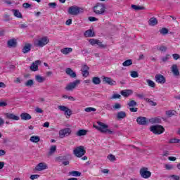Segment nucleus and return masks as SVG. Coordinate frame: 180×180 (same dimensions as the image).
Here are the masks:
<instances>
[{
	"mask_svg": "<svg viewBox=\"0 0 180 180\" xmlns=\"http://www.w3.org/2000/svg\"><path fill=\"white\" fill-rule=\"evenodd\" d=\"M150 131H153L154 134H162L165 131L164 127L161 125H153L150 128Z\"/></svg>",
	"mask_w": 180,
	"mask_h": 180,
	"instance_id": "4",
	"label": "nucleus"
},
{
	"mask_svg": "<svg viewBox=\"0 0 180 180\" xmlns=\"http://www.w3.org/2000/svg\"><path fill=\"white\" fill-rule=\"evenodd\" d=\"M172 57L174 60H178L180 58V56L177 53H174L172 55Z\"/></svg>",
	"mask_w": 180,
	"mask_h": 180,
	"instance_id": "64",
	"label": "nucleus"
},
{
	"mask_svg": "<svg viewBox=\"0 0 180 180\" xmlns=\"http://www.w3.org/2000/svg\"><path fill=\"white\" fill-rule=\"evenodd\" d=\"M148 25L150 26H155V25H158V20H157V18H155L154 17L150 18L148 21Z\"/></svg>",
	"mask_w": 180,
	"mask_h": 180,
	"instance_id": "23",
	"label": "nucleus"
},
{
	"mask_svg": "<svg viewBox=\"0 0 180 180\" xmlns=\"http://www.w3.org/2000/svg\"><path fill=\"white\" fill-rule=\"evenodd\" d=\"M65 73L71 78H77V73H75V72H74V70L70 68H67L65 69Z\"/></svg>",
	"mask_w": 180,
	"mask_h": 180,
	"instance_id": "17",
	"label": "nucleus"
},
{
	"mask_svg": "<svg viewBox=\"0 0 180 180\" xmlns=\"http://www.w3.org/2000/svg\"><path fill=\"white\" fill-rule=\"evenodd\" d=\"M68 12L70 15H73L74 16H75L78 15V13H79V7L77 6H71L69 8Z\"/></svg>",
	"mask_w": 180,
	"mask_h": 180,
	"instance_id": "10",
	"label": "nucleus"
},
{
	"mask_svg": "<svg viewBox=\"0 0 180 180\" xmlns=\"http://www.w3.org/2000/svg\"><path fill=\"white\" fill-rule=\"evenodd\" d=\"M86 151L84 148V146H80L79 147H77L73 150V154L75 155V157H78L79 158H81L83 155H85V153Z\"/></svg>",
	"mask_w": 180,
	"mask_h": 180,
	"instance_id": "5",
	"label": "nucleus"
},
{
	"mask_svg": "<svg viewBox=\"0 0 180 180\" xmlns=\"http://www.w3.org/2000/svg\"><path fill=\"white\" fill-rule=\"evenodd\" d=\"M13 12L15 18H19L20 19H22V13H20V11H19V10H13Z\"/></svg>",
	"mask_w": 180,
	"mask_h": 180,
	"instance_id": "32",
	"label": "nucleus"
},
{
	"mask_svg": "<svg viewBox=\"0 0 180 180\" xmlns=\"http://www.w3.org/2000/svg\"><path fill=\"white\" fill-rule=\"evenodd\" d=\"M82 74L83 77H86L89 75V72L88 70H83L82 71Z\"/></svg>",
	"mask_w": 180,
	"mask_h": 180,
	"instance_id": "56",
	"label": "nucleus"
},
{
	"mask_svg": "<svg viewBox=\"0 0 180 180\" xmlns=\"http://www.w3.org/2000/svg\"><path fill=\"white\" fill-rule=\"evenodd\" d=\"M72 133L71 129L64 128L59 131V137L60 139H64V137H68Z\"/></svg>",
	"mask_w": 180,
	"mask_h": 180,
	"instance_id": "8",
	"label": "nucleus"
},
{
	"mask_svg": "<svg viewBox=\"0 0 180 180\" xmlns=\"http://www.w3.org/2000/svg\"><path fill=\"white\" fill-rule=\"evenodd\" d=\"M89 67H88L86 65H83L82 68V71H89Z\"/></svg>",
	"mask_w": 180,
	"mask_h": 180,
	"instance_id": "61",
	"label": "nucleus"
},
{
	"mask_svg": "<svg viewBox=\"0 0 180 180\" xmlns=\"http://www.w3.org/2000/svg\"><path fill=\"white\" fill-rule=\"evenodd\" d=\"M23 8H25V9H27V8H30L32 5L29 4V3H24L22 4Z\"/></svg>",
	"mask_w": 180,
	"mask_h": 180,
	"instance_id": "63",
	"label": "nucleus"
},
{
	"mask_svg": "<svg viewBox=\"0 0 180 180\" xmlns=\"http://www.w3.org/2000/svg\"><path fill=\"white\" fill-rule=\"evenodd\" d=\"M17 44L18 42L16 41V39H10L7 42L8 47H15Z\"/></svg>",
	"mask_w": 180,
	"mask_h": 180,
	"instance_id": "26",
	"label": "nucleus"
},
{
	"mask_svg": "<svg viewBox=\"0 0 180 180\" xmlns=\"http://www.w3.org/2000/svg\"><path fill=\"white\" fill-rule=\"evenodd\" d=\"M120 94L121 95H122V96H124L125 98H128V96H130V95L133 94V91L130 89H125V90L121 91Z\"/></svg>",
	"mask_w": 180,
	"mask_h": 180,
	"instance_id": "21",
	"label": "nucleus"
},
{
	"mask_svg": "<svg viewBox=\"0 0 180 180\" xmlns=\"http://www.w3.org/2000/svg\"><path fill=\"white\" fill-rule=\"evenodd\" d=\"M146 82H147L148 86H150V88H155V83L153 80L147 79Z\"/></svg>",
	"mask_w": 180,
	"mask_h": 180,
	"instance_id": "39",
	"label": "nucleus"
},
{
	"mask_svg": "<svg viewBox=\"0 0 180 180\" xmlns=\"http://www.w3.org/2000/svg\"><path fill=\"white\" fill-rule=\"evenodd\" d=\"M97 124L99 127L94 124L93 127H94V129H96V130H98V131H101V133H108V134H115V131L108 129L109 125L101 122H97Z\"/></svg>",
	"mask_w": 180,
	"mask_h": 180,
	"instance_id": "1",
	"label": "nucleus"
},
{
	"mask_svg": "<svg viewBox=\"0 0 180 180\" xmlns=\"http://www.w3.org/2000/svg\"><path fill=\"white\" fill-rule=\"evenodd\" d=\"M88 20H89V22H98V19L95 18V17H89Z\"/></svg>",
	"mask_w": 180,
	"mask_h": 180,
	"instance_id": "53",
	"label": "nucleus"
},
{
	"mask_svg": "<svg viewBox=\"0 0 180 180\" xmlns=\"http://www.w3.org/2000/svg\"><path fill=\"white\" fill-rule=\"evenodd\" d=\"M69 174L72 175V176H81L82 175V173L79 171H72Z\"/></svg>",
	"mask_w": 180,
	"mask_h": 180,
	"instance_id": "38",
	"label": "nucleus"
},
{
	"mask_svg": "<svg viewBox=\"0 0 180 180\" xmlns=\"http://www.w3.org/2000/svg\"><path fill=\"white\" fill-rule=\"evenodd\" d=\"M122 98V96L120 94H113L110 99H120Z\"/></svg>",
	"mask_w": 180,
	"mask_h": 180,
	"instance_id": "51",
	"label": "nucleus"
},
{
	"mask_svg": "<svg viewBox=\"0 0 180 180\" xmlns=\"http://www.w3.org/2000/svg\"><path fill=\"white\" fill-rule=\"evenodd\" d=\"M171 71L174 77H179V69H178V65L176 64L172 65Z\"/></svg>",
	"mask_w": 180,
	"mask_h": 180,
	"instance_id": "15",
	"label": "nucleus"
},
{
	"mask_svg": "<svg viewBox=\"0 0 180 180\" xmlns=\"http://www.w3.org/2000/svg\"><path fill=\"white\" fill-rule=\"evenodd\" d=\"M93 11L96 15L102 16L106 13V5L103 3H97L95 6L93 7Z\"/></svg>",
	"mask_w": 180,
	"mask_h": 180,
	"instance_id": "2",
	"label": "nucleus"
},
{
	"mask_svg": "<svg viewBox=\"0 0 180 180\" xmlns=\"http://www.w3.org/2000/svg\"><path fill=\"white\" fill-rule=\"evenodd\" d=\"M175 113H176V111L174 110L166 111V115L168 116V117H172V116H175Z\"/></svg>",
	"mask_w": 180,
	"mask_h": 180,
	"instance_id": "33",
	"label": "nucleus"
},
{
	"mask_svg": "<svg viewBox=\"0 0 180 180\" xmlns=\"http://www.w3.org/2000/svg\"><path fill=\"white\" fill-rule=\"evenodd\" d=\"M30 140L32 141V143H39V141H40V137L32 136L30 137Z\"/></svg>",
	"mask_w": 180,
	"mask_h": 180,
	"instance_id": "34",
	"label": "nucleus"
},
{
	"mask_svg": "<svg viewBox=\"0 0 180 180\" xmlns=\"http://www.w3.org/2000/svg\"><path fill=\"white\" fill-rule=\"evenodd\" d=\"M133 64V60L131 59H128L123 62L122 65L123 67H130Z\"/></svg>",
	"mask_w": 180,
	"mask_h": 180,
	"instance_id": "31",
	"label": "nucleus"
},
{
	"mask_svg": "<svg viewBox=\"0 0 180 180\" xmlns=\"http://www.w3.org/2000/svg\"><path fill=\"white\" fill-rule=\"evenodd\" d=\"M103 82H104V84H108V85H116V81L108 77H104L103 78Z\"/></svg>",
	"mask_w": 180,
	"mask_h": 180,
	"instance_id": "16",
	"label": "nucleus"
},
{
	"mask_svg": "<svg viewBox=\"0 0 180 180\" xmlns=\"http://www.w3.org/2000/svg\"><path fill=\"white\" fill-rule=\"evenodd\" d=\"M145 101H146L151 106H157V103L151 101L150 98H145Z\"/></svg>",
	"mask_w": 180,
	"mask_h": 180,
	"instance_id": "45",
	"label": "nucleus"
},
{
	"mask_svg": "<svg viewBox=\"0 0 180 180\" xmlns=\"http://www.w3.org/2000/svg\"><path fill=\"white\" fill-rule=\"evenodd\" d=\"M20 117L22 120H30V119H32V115L29 113L22 112L20 115Z\"/></svg>",
	"mask_w": 180,
	"mask_h": 180,
	"instance_id": "22",
	"label": "nucleus"
},
{
	"mask_svg": "<svg viewBox=\"0 0 180 180\" xmlns=\"http://www.w3.org/2000/svg\"><path fill=\"white\" fill-rule=\"evenodd\" d=\"M92 82L95 85H99V84H101V78L98 77H94L92 78Z\"/></svg>",
	"mask_w": 180,
	"mask_h": 180,
	"instance_id": "35",
	"label": "nucleus"
},
{
	"mask_svg": "<svg viewBox=\"0 0 180 180\" xmlns=\"http://www.w3.org/2000/svg\"><path fill=\"white\" fill-rule=\"evenodd\" d=\"M107 158L108 160L111 161V162H115V160H116V156H115L114 155L110 154L108 155Z\"/></svg>",
	"mask_w": 180,
	"mask_h": 180,
	"instance_id": "42",
	"label": "nucleus"
},
{
	"mask_svg": "<svg viewBox=\"0 0 180 180\" xmlns=\"http://www.w3.org/2000/svg\"><path fill=\"white\" fill-rule=\"evenodd\" d=\"M25 86H32V85H34V82L33 79H30L25 82Z\"/></svg>",
	"mask_w": 180,
	"mask_h": 180,
	"instance_id": "43",
	"label": "nucleus"
},
{
	"mask_svg": "<svg viewBox=\"0 0 180 180\" xmlns=\"http://www.w3.org/2000/svg\"><path fill=\"white\" fill-rule=\"evenodd\" d=\"M86 133H88V131L85 129H80L76 132V136H77L78 137L86 136Z\"/></svg>",
	"mask_w": 180,
	"mask_h": 180,
	"instance_id": "25",
	"label": "nucleus"
},
{
	"mask_svg": "<svg viewBox=\"0 0 180 180\" xmlns=\"http://www.w3.org/2000/svg\"><path fill=\"white\" fill-rule=\"evenodd\" d=\"M63 98L65 99H69V101H75V98L74 97L69 96H67V95L63 96Z\"/></svg>",
	"mask_w": 180,
	"mask_h": 180,
	"instance_id": "55",
	"label": "nucleus"
},
{
	"mask_svg": "<svg viewBox=\"0 0 180 180\" xmlns=\"http://www.w3.org/2000/svg\"><path fill=\"white\" fill-rule=\"evenodd\" d=\"M89 43H90V44H91V46H95V44H96V43H98V39H91L89 40Z\"/></svg>",
	"mask_w": 180,
	"mask_h": 180,
	"instance_id": "52",
	"label": "nucleus"
},
{
	"mask_svg": "<svg viewBox=\"0 0 180 180\" xmlns=\"http://www.w3.org/2000/svg\"><path fill=\"white\" fill-rule=\"evenodd\" d=\"M136 122L140 126H146L147 124V118L146 117H138Z\"/></svg>",
	"mask_w": 180,
	"mask_h": 180,
	"instance_id": "13",
	"label": "nucleus"
},
{
	"mask_svg": "<svg viewBox=\"0 0 180 180\" xmlns=\"http://www.w3.org/2000/svg\"><path fill=\"white\" fill-rule=\"evenodd\" d=\"M57 150V146H51L50 150L48 153V157L51 156L52 154L56 153V150Z\"/></svg>",
	"mask_w": 180,
	"mask_h": 180,
	"instance_id": "30",
	"label": "nucleus"
},
{
	"mask_svg": "<svg viewBox=\"0 0 180 180\" xmlns=\"http://www.w3.org/2000/svg\"><path fill=\"white\" fill-rule=\"evenodd\" d=\"M122 108V105H120V103H115V105H112V109H114V110H119V109Z\"/></svg>",
	"mask_w": 180,
	"mask_h": 180,
	"instance_id": "41",
	"label": "nucleus"
},
{
	"mask_svg": "<svg viewBox=\"0 0 180 180\" xmlns=\"http://www.w3.org/2000/svg\"><path fill=\"white\" fill-rule=\"evenodd\" d=\"M85 112H96V108L89 107L84 109Z\"/></svg>",
	"mask_w": 180,
	"mask_h": 180,
	"instance_id": "46",
	"label": "nucleus"
},
{
	"mask_svg": "<svg viewBox=\"0 0 180 180\" xmlns=\"http://www.w3.org/2000/svg\"><path fill=\"white\" fill-rule=\"evenodd\" d=\"M6 119H10L11 120H19V117L13 113L4 112L3 113Z\"/></svg>",
	"mask_w": 180,
	"mask_h": 180,
	"instance_id": "12",
	"label": "nucleus"
},
{
	"mask_svg": "<svg viewBox=\"0 0 180 180\" xmlns=\"http://www.w3.org/2000/svg\"><path fill=\"white\" fill-rule=\"evenodd\" d=\"M167 46H161L158 49V50H160V51H167Z\"/></svg>",
	"mask_w": 180,
	"mask_h": 180,
	"instance_id": "60",
	"label": "nucleus"
},
{
	"mask_svg": "<svg viewBox=\"0 0 180 180\" xmlns=\"http://www.w3.org/2000/svg\"><path fill=\"white\" fill-rule=\"evenodd\" d=\"M139 174L145 179H148L151 176V172L148 171L147 167H142L139 171Z\"/></svg>",
	"mask_w": 180,
	"mask_h": 180,
	"instance_id": "6",
	"label": "nucleus"
},
{
	"mask_svg": "<svg viewBox=\"0 0 180 180\" xmlns=\"http://www.w3.org/2000/svg\"><path fill=\"white\" fill-rule=\"evenodd\" d=\"M130 112H137V110H139V108H133V107H131V108H129Z\"/></svg>",
	"mask_w": 180,
	"mask_h": 180,
	"instance_id": "62",
	"label": "nucleus"
},
{
	"mask_svg": "<svg viewBox=\"0 0 180 180\" xmlns=\"http://www.w3.org/2000/svg\"><path fill=\"white\" fill-rule=\"evenodd\" d=\"M32 50V44H25L22 48V53L24 54H27Z\"/></svg>",
	"mask_w": 180,
	"mask_h": 180,
	"instance_id": "20",
	"label": "nucleus"
},
{
	"mask_svg": "<svg viewBox=\"0 0 180 180\" xmlns=\"http://www.w3.org/2000/svg\"><path fill=\"white\" fill-rule=\"evenodd\" d=\"M35 79L37 82H39L40 84H41V82H44V81H46V78H44L40 75H37L35 77Z\"/></svg>",
	"mask_w": 180,
	"mask_h": 180,
	"instance_id": "36",
	"label": "nucleus"
},
{
	"mask_svg": "<svg viewBox=\"0 0 180 180\" xmlns=\"http://www.w3.org/2000/svg\"><path fill=\"white\" fill-rule=\"evenodd\" d=\"M155 80L158 84H165V77L161 74H158L155 76Z\"/></svg>",
	"mask_w": 180,
	"mask_h": 180,
	"instance_id": "11",
	"label": "nucleus"
},
{
	"mask_svg": "<svg viewBox=\"0 0 180 180\" xmlns=\"http://www.w3.org/2000/svg\"><path fill=\"white\" fill-rule=\"evenodd\" d=\"M169 60V55H166L165 57L162 58V61L163 63H167Z\"/></svg>",
	"mask_w": 180,
	"mask_h": 180,
	"instance_id": "54",
	"label": "nucleus"
},
{
	"mask_svg": "<svg viewBox=\"0 0 180 180\" xmlns=\"http://www.w3.org/2000/svg\"><path fill=\"white\" fill-rule=\"evenodd\" d=\"M168 32L169 30L166 27H163L161 30H160V34H162L163 36H165V34H168Z\"/></svg>",
	"mask_w": 180,
	"mask_h": 180,
	"instance_id": "40",
	"label": "nucleus"
},
{
	"mask_svg": "<svg viewBox=\"0 0 180 180\" xmlns=\"http://www.w3.org/2000/svg\"><path fill=\"white\" fill-rule=\"evenodd\" d=\"M126 117L127 114L124 111H120L116 115V118L117 119V120H122V119L126 118Z\"/></svg>",
	"mask_w": 180,
	"mask_h": 180,
	"instance_id": "18",
	"label": "nucleus"
},
{
	"mask_svg": "<svg viewBox=\"0 0 180 180\" xmlns=\"http://www.w3.org/2000/svg\"><path fill=\"white\" fill-rule=\"evenodd\" d=\"M131 8L132 9H134V11H144V9H146V7H144V6H137V5H134V4H132L131 6Z\"/></svg>",
	"mask_w": 180,
	"mask_h": 180,
	"instance_id": "27",
	"label": "nucleus"
},
{
	"mask_svg": "<svg viewBox=\"0 0 180 180\" xmlns=\"http://www.w3.org/2000/svg\"><path fill=\"white\" fill-rule=\"evenodd\" d=\"M80 84H81V81L79 79H77L74 82L69 83L67 85V86L65 88V89H66V91H73V89H75V88H77V86H78V85H79Z\"/></svg>",
	"mask_w": 180,
	"mask_h": 180,
	"instance_id": "7",
	"label": "nucleus"
},
{
	"mask_svg": "<svg viewBox=\"0 0 180 180\" xmlns=\"http://www.w3.org/2000/svg\"><path fill=\"white\" fill-rule=\"evenodd\" d=\"M47 164L45 162H41L35 167V171H43L44 169H47Z\"/></svg>",
	"mask_w": 180,
	"mask_h": 180,
	"instance_id": "14",
	"label": "nucleus"
},
{
	"mask_svg": "<svg viewBox=\"0 0 180 180\" xmlns=\"http://www.w3.org/2000/svg\"><path fill=\"white\" fill-rule=\"evenodd\" d=\"M58 109L60 110V112H64L65 115L67 116H71L72 115V111L68 108V107L65 105H58Z\"/></svg>",
	"mask_w": 180,
	"mask_h": 180,
	"instance_id": "9",
	"label": "nucleus"
},
{
	"mask_svg": "<svg viewBox=\"0 0 180 180\" xmlns=\"http://www.w3.org/2000/svg\"><path fill=\"white\" fill-rule=\"evenodd\" d=\"M56 160H58V161H67L68 158L67 156H59Z\"/></svg>",
	"mask_w": 180,
	"mask_h": 180,
	"instance_id": "49",
	"label": "nucleus"
},
{
	"mask_svg": "<svg viewBox=\"0 0 180 180\" xmlns=\"http://www.w3.org/2000/svg\"><path fill=\"white\" fill-rule=\"evenodd\" d=\"M40 175L39 174H32L30 176V179L32 180H34V179H37V178H39Z\"/></svg>",
	"mask_w": 180,
	"mask_h": 180,
	"instance_id": "57",
	"label": "nucleus"
},
{
	"mask_svg": "<svg viewBox=\"0 0 180 180\" xmlns=\"http://www.w3.org/2000/svg\"><path fill=\"white\" fill-rule=\"evenodd\" d=\"M39 64H40V60H36L30 66L31 71H37L39 70Z\"/></svg>",
	"mask_w": 180,
	"mask_h": 180,
	"instance_id": "19",
	"label": "nucleus"
},
{
	"mask_svg": "<svg viewBox=\"0 0 180 180\" xmlns=\"http://www.w3.org/2000/svg\"><path fill=\"white\" fill-rule=\"evenodd\" d=\"M127 106H129V108H134V106H137V102L134 100H131L127 103Z\"/></svg>",
	"mask_w": 180,
	"mask_h": 180,
	"instance_id": "37",
	"label": "nucleus"
},
{
	"mask_svg": "<svg viewBox=\"0 0 180 180\" xmlns=\"http://www.w3.org/2000/svg\"><path fill=\"white\" fill-rule=\"evenodd\" d=\"M165 168L167 171H171V169H174V165H170V164H166V165H165Z\"/></svg>",
	"mask_w": 180,
	"mask_h": 180,
	"instance_id": "44",
	"label": "nucleus"
},
{
	"mask_svg": "<svg viewBox=\"0 0 180 180\" xmlns=\"http://www.w3.org/2000/svg\"><path fill=\"white\" fill-rule=\"evenodd\" d=\"M131 77L132 78H138L139 72H137V71H131Z\"/></svg>",
	"mask_w": 180,
	"mask_h": 180,
	"instance_id": "47",
	"label": "nucleus"
},
{
	"mask_svg": "<svg viewBox=\"0 0 180 180\" xmlns=\"http://www.w3.org/2000/svg\"><path fill=\"white\" fill-rule=\"evenodd\" d=\"M96 44L97 46H98V47H101V49H105V47H106V45L102 44V42H101V41L98 39H97Z\"/></svg>",
	"mask_w": 180,
	"mask_h": 180,
	"instance_id": "48",
	"label": "nucleus"
},
{
	"mask_svg": "<svg viewBox=\"0 0 180 180\" xmlns=\"http://www.w3.org/2000/svg\"><path fill=\"white\" fill-rule=\"evenodd\" d=\"M85 37H94L95 32L92 30H88L84 32Z\"/></svg>",
	"mask_w": 180,
	"mask_h": 180,
	"instance_id": "24",
	"label": "nucleus"
},
{
	"mask_svg": "<svg viewBox=\"0 0 180 180\" xmlns=\"http://www.w3.org/2000/svg\"><path fill=\"white\" fill-rule=\"evenodd\" d=\"M90 51H91L89 50V49H82V53L83 56H86V54H89Z\"/></svg>",
	"mask_w": 180,
	"mask_h": 180,
	"instance_id": "58",
	"label": "nucleus"
},
{
	"mask_svg": "<svg viewBox=\"0 0 180 180\" xmlns=\"http://www.w3.org/2000/svg\"><path fill=\"white\" fill-rule=\"evenodd\" d=\"M169 143H180V139H172L169 141Z\"/></svg>",
	"mask_w": 180,
	"mask_h": 180,
	"instance_id": "59",
	"label": "nucleus"
},
{
	"mask_svg": "<svg viewBox=\"0 0 180 180\" xmlns=\"http://www.w3.org/2000/svg\"><path fill=\"white\" fill-rule=\"evenodd\" d=\"M48 5L49 8H52V9H56V8H57V3L56 2L49 3Z\"/></svg>",
	"mask_w": 180,
	"mask_h": 180,
	"instance_id": "50",
	"label": "nucleus"
},
{
	"mask_svg": "<svg viewBox=\"0 0 180 180\" xmlns=\"http://www.w3.org/2000/svg\"><path fill=\"white\" fill-rule=\"evenodd\" d=\"M150 123H152L153 124H155V123H161V118L160 117H153V118H150L149 120Z\"/></svg>",
	"mask_w": 180,
	"mask_h": 180,
	"instance_id": "29",
	"label": "nucleus"
},
{
	"mask_svg": "<svg viewBox=\"0 0 180 180\" xmlns=\"http://www.w3.org/2000/svg\"><path fill=\"white\" fill-rule=\"evenodd\" d=\"M62 54H65V56H67L68 54H70L72 51V48H65L60 50Z\"/></svg>",
	"mask_w": 180,
	"mask_h": 180,
	"instance_id": "28",
	"label": "nucleus"
},
{
	"mask_svg": "<svg viewBox=\"0 0 180 180\" xmlns=\"http://www.w3.org/2000/svg\"><path fill=\"white\" fill-rule=\"evenodd\" d=\"M49 41H50L49 37H43L42 38L35 41L34 42V46H35V47H44V46L49 44Z\"/></svg>",
	"mask_w": 180,
	"mask_h": 180,
	"instance_id": "3",
	"label": "nucleus"
}]
</instances>
